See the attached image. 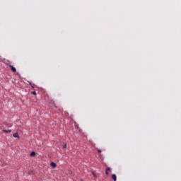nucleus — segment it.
<instances>
[{"instance_id":"nucleus-10","label":"nucleus","mask_w":181,"mask_h":181,"mask_svg":"<svg viewBox=\"0 0 181 181\" xmlns=\"http://www.w3.org/2000/svg\"><path fill=\"white\" fill-rule=\"evenodd\" d=\"M98 151L99 152V153H101V150L98 149Z\"/></svg>"},{"instance_id":"nucleus-9","label":"nucleus","mask_w":181,"mask_h":181,"mask_svg":"<svg viewBox=\"0 0 181 181\" xmlns=\"http://www.w3.org/2000/svg\"><path fill=\"white\" fill-rule=\"evenodd\" d=\"M31 94H33V95H36V92L35 91H33V92H31Z\"/></svg>"},{"instance_id":"nucleus-7","label":"nucleus","mask_w":181,"mask_h":181,"mask_svg":"<svg viewBox=\"0 0 181 181\" xmlns=\"http://www.w3.org/2000/svg\"><path fill=\"white\" fill-rule=\"evenodd\" d=\"M62 148H63L64 149H66V148H67V144H64L62 145Z\"/></svg>"},{"instance_id":"nucleus-1","label":"nucleus","mask_w":181,"mask_h":181,"mask_svg":"<svg viewBox=\"0 0 181 181\" xmlns=\"http://www.w3.org/2000/svg\"><path fill=\"white\" fill-rule=\"evenodd\" d=\"M9 67L13 73H16V68L13 67L12 65H9Z\"/></svg>"},{"instance_id":"nucleus-2","label":"nucleus","mask_w":181,"mask_h":181,"mask_svg":"<svg viewBox=\"0 0 181 181\" xmlns=\"http://www.w3.org/2000/svg\"><path fill=\"white\" fill-rule=\"evenodd\" d=\"M111 172V168L108 167L107 168H106L105 170V173L106 175H108V173Z\"/></svg>"},{"instance_id":"nucleus-4","label":"nucleus","mask_w":181,"mask_h":181,"mask_svg":"<svg viewBox=\"0 0 181 181\" xmlns=\"http://www.w3.org/2000/svg\"><path fill=\"white\" fill-rule=\"evenodd\" d=\"M50 165H51L52 168H53V169H54V168H56L57 166L56 165V163H54V162H52Z\"/></svg>"},{"instance_id":"nucleus-8","label":"nucleus","mask_w":181,"mask_h":181,"mask_svg":"<svg viewBox=\"0 0 181 181\" xmlns=\"http://www.w3.org/2000/svg\"><path fill=\"white\" fill-rule=\"evenodd\" d=\"M36 155V153L35 151L31 152L30 156H35Z\"/></svg>"},{"instance_id":"nucleus-3","label":"nucleus","mask_w":181,"mask_h":181,"mask_svg":"<svg viewBox=\"0 0 181 181\" xmlns=\"http://www.w3.org/2000/svg\"><path fill=\"white\" fill-rule=\"evenodd\" d=\"M13 136L14 138H19V134L18 132H16L13 134Z\"/></svg>"},{"instance_id":"nucleus-6","label":"nucleus","mask_w":181,"mask_h":181,"mask_svg":"<svg viewBox=\"0 0 181 181\" xmlns=\"http://www.w3.org/2000/svg\"><path fill=\"white\" fill-rule=\"evenodd\" d=\"M3 132L7 133V134H10V132H12V130H11V129H8V130H5V129H4V130H3Z\"/></svg>"},{"instance_id":"nucleus-5","label":"nucleus","mask_w":181,"mask_h":181,"mask_svg":"<svg viewBox=\"0 0 181 181\" xmlns=\"http://www.w3.org/2000/svg\"><path fill=\"white\" fill-rule=\"evenodd\" d=\"M112 178L114 181H117V175L115 174L112 175Z\"/></svg>"}]
</instances>
